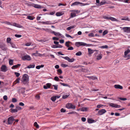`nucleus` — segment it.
<instances>
[{"mask_svg":"<svg viewBox=\"0 0 130 130\" xmlns=\"http://www.w3.org/2000/svg\"><path fill=\"white\" fill-rule=\"evenodd\" d=\"M29 77L28 75L26 74H24L22 77V82L24 84H27L28 81Z\"/></svg>","mask_w":130,"mask_h":130,"instance_id":"nucleus-1","label":"nucleus"},{"mask_svg":"<svg viewBox=\"0 0 130 130\" xmlns=\"http://www.w3.org/2000/svg\"><path fill=\"white\" fill-rule=\"evenodd\" d=\"M72 12L70 14V18H73L76 16V14H78L80 12V11L77 10H73L71 11Z\"/></svg>","mask_w":130,"mask_h":130,"instance_id":"nucleus-2","label":"nucleus"},{"mask_svg":"<svg viewBox=\"0 0 130 130\" xmlns=\"http://www.w3.org/2000/svg\"><path fill=\"white\" fill-rule=\"evenodd\" d=\"M106 112V111L104 109H102L101 110H99L96 114V115L98 116H100L103 115Z\"/></svg>","mask_w":130,"mask_h":130,"instance_id":"nucleus-3","label":"nucleus"},{"mask_svg":"<svg viewBox=\"0 0 130 130\" xmlns=\"http://www.w3.org/2000/svg\"><path fill=\"white\" fill-rule=\"evenodd\" d=\"M75 45L77 47H79L81 46H85L87 45V44L83 42H77L75 43Z\"/></svg>","mask_w":130,"mask_h":130,"instance_id":"nucleus-4","label":"nucleus"},{"mask_svg":"<svg viewBox=\"0 0 130 130\" xmlns=\"http://www.w3.org/2000/svg\"><path fill=\"white\" fill-rule=\"evenodd\" d=\"M66 107L68 109H75V106L70 103L67 104L66 105Z\"/></svg>","mask_w":130,"mask_h":130,"instance_id":"nucleus-5","label":"nucleus"},{"mask_svg":"<svg viewBox=\"0 0 130 130\" xmlns=\"http://www.w3.org/2000/svg\"><path fill=\"white\" fill-rule=\"evenodd\" d=\"M18 92L19 93H24L25 92V88H21L20 87H18Z\"/></svg>","mask_w":130,"mask_h":130,"instance_id":"nucleus-6","label":"nucleus"},{"mask_svg":"<svg viewBox=\"0 0 130 130\" xmlns=\"http://www.w3.org/2000/svg\"><path fill=\"white\" fill-rule=\"evenodd\" d=\"M1 70L3 72H5L7 70V68L5 65H2L1 68Z\"/></svg>","mask_w":130,"mask_h":130,"instance_id":"nucleus-7","label":"nucleus"},{"mask_svg":"<svg viewBox=\"0 0 130 130\" xmlns=\"http://www.w3.org/2000/svg\"><path fill=\"white\" fill-rule=\"evenodd\" d=\"M22 59L23 60H27L29 61L31 60V58L29 55H25L22 57Z\"/></svg>","mask_w":130,"mask_h":130,"instance_id":"nucleus-8","label":"nucleus"},{"mask_svg":"<svg viewBox=\"0 0 130 130\" xmlns=\"http://www.w3.org/2000/svg\"><path fill=\"white\" fill-rule=\"evenodd\" d=\"M14 120L13 117L11 116L9 117L8 120V123L9 124H12L13 122V121Z\"/></svg>","mask_w":130,"mask_h":130,"instance_id":"nucleus-9","label":"nucleus"},{"mask_svg":"<svg viewBox=\"0 0 130 130\" xmlns=\"http://www.w3.org/2000/svg\"><path fill=\"white\" fill-rule=\"evenodd\" d=\"M83 4L82 3H80L78 2H76L72 4L71 6H73L78 5H80V6L83 5Z\"/></svg>","mask_w":130,"mask_h":130,"instance_id":"nucleus-10","label":"nucleus"},{"mask_svg":"<svg viewBox=\"0 0 130 130\" xmlns=\"http://www.w3.org/2000/svg\"><path fill=\"white\" fill-rule=\"evenodd\" d=\"M123 29L125 32H130V27H124L123 28Z\"/></svg>","mask_w":130,"mask_h":130,"instance_id":"nucleus-11","label":"nucleus"},{"mask_svg":"<svg viewBox=\"0 0 130 130\" xmlns=\"http://www.w3.org/2000/svg\"><path fill=\"white\" fill-rule=\"evenodd\" d=\"M89 54H91L93 53L94 52L97 51H98L96 50H92L90 48L88 49Z\"/></svg>","mask_w":130,"mask_h":130,"instance_id":"nucleus-12","label":"nucleus"},{"mask_svg":"<svg viewBox=\"0 0 130 130\" xmlns=\"http://www.w3.org/2000/svg\"><path fill=\"white\" fill-rule=\"evenodd\" d=\"M0 48L4 51H6L7 49V48L5 47V45L3 44H0Z\"/></svg>","mask_w":130,"mask_h":130,"instance_id":"nucleus-13","label":"nucleus"},{"mask_svg":"<svg viewBox=\"0 0 130 130\" xmlns=\"http://www.w3.org/2000/svg\"><path fill=\"white\" fill-rule=\"evenodd\" d=\"M114 87L116 89H123V87L119 85H115L114 86Z\"/></svg>","mask_w":130,"mask_h":130,"instance_id":"nucleus-14","label":"nucleus"},{"mask_svg":"<svg viewBox=\"0 0 130 130\" xmlns=\"http://www.w3.org/2000/svg\"><path fill=\"white\" fill-rule=\"evenodd\" d=\"M34 5V6L32 5V6L36 8H40L41 9L42 8H44V7H41V5H39L36 4H33Z\"/></svg>","mask_w":130,"mask_h":130,"instance_id":"nucleus-15","label":"nucleus"},{"mask_svg":"<svg viewBox=\"0 0 130 130\" xmlns=\"http://www.w3.org/2000/svg\"><path fill=\"white\" fill-rule=\"evenodd\" d=\"M52 34H54L56 36H58L62 37V34L59 32H57L54 31H52Z\"/></svg>","mask_w":130,"mask_h":130,"instance_id":"nucleus-16","label":"nucleus"},{"mask_svg":"<svg viewBox=\"0 0 130 130\" xmlns=\"http://www.w3.org/2000/svg\"><path fill=\"white\" fill-rule=\"evenodd\" d=\"M42 29L50 33H52V31L50 29L42 28Z\"/></svg>","mask_w":130,"mask_h":130,"instance_id":"nucleus-17","label":"nucleus"},{"mask_svg":"<svg viewBox=\"0 0 130 130\" xmlns=\"http://www.w3.org/2000/svg\"><path fill=\"white\" fill-rule=\"evenodd\" d=\"M21 65V64H17L15 65H14L11 67L12 69H14L15 68H17L18 67H19Z\"/></svg>","mask_w":130,"mask_h":130,"instance_id":"nucleus-18","label":"nucleus"},{"mask_svg":"<svg viewBox=\"0 0 130 130\" xmlns=\"http://www.w3.org/2000/svg\"><path fill=\"white\" fill-rule=\"evenodd\" d=\"M106 3L108 4L109 3H107L106 1L104 0L100 2L99 4H98V5L101 6V5H103Z\"/></svg>","mask_w":130,"mask_h":130,"instance_id":"nucleus-19","label":"nucleus"},{"mask_svg":"<svg viewBox=\"0 0 130 130\" xmlns=\"http://www.w3.org/2000/svg\"><path fill=\"white\" fill-rule=\"evenodd\" d=\"M20 80V78H17L13 83V86H14V85L16 84L17 83H19Z\"/></svg>","mask_w":130,"mask_h":130,"instance_id":"nucleus-20","label":"nucleus"},{"mask_svg":"<svg viewBox=\"0 0 130 130\" xmlns=\"http://www.w3.org/2000/svg\"><path fill=\"white\" fill-rule=\"evenodd\" d=\"M87 77L89 79H91L92 80H95L97 79V78L95 76H87Z\"/></svg>","mask_w":130,"mask_h":130,"instance_id":"nucleus-21","label":"nucleus"},{"mask_svg":"<svg viewBox=\"0 0 130 130\" xmlns=\"http://www.w3.org/2000/svg\"><path fill=\"white\" fill-rule=\"evenodd\" d=\"M10 110L11 112L12 113H14L17 112H18V110L17 109H13L11 108Z\"/></svg>","mask_w":130,"mask_h":130,"instance_id":"nucleus-22","label":"nucleus"},{"mask_svg":"<svg viewBox=\"0 0 130 130\" xmlns=\"http://www.w3.org/2000/svg\"><path fill=\"white\" fill-rule=\"evenodd\" d=\"M109 20H111L112 21H118V20L115 19V18L112 17H109Z\"/></svg>","mask_w":130,"mask_h":130,"instance_id":"nucleus-23","label":"nucleus"},{"mask_svg":"<svg viewBox=\"0 0 130 130\" xmlns=\"http://www.w3.org/2000/svg\"><path fill=\"white\" fill-rule=\"evenodd\" d=\"M88 109V107H83L81 108V111H86Z\"/></svg>","mask_w":130,"mask_h":130,"instance_id":"nucleus-24","label":"nucleus"},{"mask_svg":"<svg viewBox=\"0 0 130 130\" xmlns=\"http://www.w3.org/2000/svg\"><path fill=\"white\" fill-rule=\"evenodd\" d=\"M109 105L110 106L116 108V104H115L113 103H110L109 104Z\"/></svg>","mask_w":130,"mask_h":130,"instance_id":"nucleus-25","label":"nucleus"},{"mask_svg":"<svg viewBox=\"0 0 130 130\" xmlns=\"http://www.w3.org/2000/svg\"><path fill=\"white\" fill-rule=\"evenodd\" d=\"M100 55H98L97 56L96 59L98 60H99L101 59L102 58V55L101 54V53H100Z\"/></svg>","mask_w":130,"mask_h":130,"instance_id":"nucleus-26","label":"nucleus"},{"mask_svg":"<svg viewBox=\"0 0 130 130\" xmlns=\"http://www.w3.org/2000/svg\"><path fill=\"white\" fill-rule=\"evenodd\" d=\"M35 65L34 64H30L28 66L27 68H33L35 67Z\"/></svg>","mask_w":130,"mask_h":130,"instance_id":"nucleus-27","label":"nucleus"},{"mask_svg":"<svg viewBox=\"0 0 130 130\" xmlns=\"http://www.w3.org/2000/svg\"><path fill=\"white\" fill-rule=\"evenodd\" d=\"M11 46V47L13 48H17V47L12 42L10 43Z\"/></svg>","mask_w":130,"mask_h":130,"instance_id":"nucleus-28","label":"nucleus"},{"mask_svg":"<svg viewBox=\"0 0 130 130\" xmlns=\"http://www.w3.org/2000/svg\"><path fill=\"white\" fill-rule=\"evenodd\" d=\"M130 52V50L129 49H128L127 50L125 51L124 52V55L126 56Z\"/></svg>","mask_w":130,"mask_h":130,"instance_id":"nucleus-29","label":"nucleus"},{"mask_svg":"<svg viewBox=\"0 0 130 130\" xmlns=\"http://www.w3.org/2000/svg\"><path fill=\"white\" fill-rule=\"evenodd\" d=\"M88 123H91L93 122H94V120L89 119H88Z\"/></svg>","mask_w":130,"mask_h":130,"instance_id":"nucleus-30","label":"nucleus"},{"mask_svg":"<svg viewBox=\"0 0 130 130\" xmlns=\"http://www.w3.org/2000/svg\"><path fill=\"white\" fill-rule=\"evenodd\" d=\"M27 18L28 19L30 20H33L35 18V17H32L30 16H28L27 17Z\"/></svg>","mask_w":130,"mask_h":130,"instance_id":"nucleus-31","label":"nucleus"},{"mask_svg":"<svg viewBox=\"0 0 130 130\" xmlns=\"http://www.w3.org/2000/svg\"><path fill=\"white\" fill-rule=\"evenodd\" d=\"M11 40V39L10 38H7L6 40L7 42L8 43H10L11 42H10Z\"/></svg>","mask_w":130,"mask_h":130,"instance_id":"nucleus-32","label":"nucleus"},{"mask_svg":"<svg viewBox=\"0 0 130 130\" xmlns=\"http://www.w3.org/2000/svg\"><path fill=\"white\" fill-rule=\"evenodd\" d=\"M51 100L53 102L55 101L56 100V97L55 96L52 97L51 98Z\"/></svg>","mask_w":130,"mask_h":130,"instance_id":"nucleus-33","label":"nucleus"},{"mask_svg":"<svg viewBox=\"0 0 130 130\" xmlns=\"http://www.w3.org/2000/svg\"><path fill=\"white\" fill-rule=\"evenodd\" d=\"M62 15L61 12H57L56 13V15L57 16H60Z\"/></svg>","mask_w":130,"mask_h":130,"instance_id":"nucleus-34","label":"nucleus"},{"mask_svg":"<svg viewBox=\"0 0 130 130\" xmlns=\"http://www.w3.org/2000/svg\"><path fill=\"white\" fill-rule=\"evenodd\" d=\"M57 72H58V74L60 75L62 73V71L60 69H59L57 70Z\"/></svg>","mask_w":130,"mask_h":130,"instance_id":"nucleus-35","label":"nucleus"},{"mask_svg":"<svg viewBox=\"0 0 130 130\" xmlns=\"http://www.w3.org/2000/svg\"><path fill=\"white\" fill-rule=\"evenodd\" d=\"M70 42L68 41L66 42L65 43V45L67 47H69L70 46V45L69 43Z\"/></svg>","mask_w":130,"mask_h":130,"instance_id":"nucleus-36","label":"nucleus"},{"mask_svg":"<svg viewBox=\"0 0 130 130\" xmlns=\"http://www.w3.org/2000/svg\"><path fill=\"white\" fill-rule=\"evenodd\" d=\"M100 48H108V46L107 45H103L101 46Z\"/></svg>","mask_w":130,"mask_h":130,"instance_id":"nucleus-37","label":"nucleus"},{"mask_svg":"<svg viewBox=\"0 0 130 130\" xmlns=\"http://www.w3.org/2000/svg\"><path fill=\"white\" fill-rule=\"evenodd\" d=\"M82 54V53L80 51H79L77 52V53H76L75 54V55L76 56H80Z\"/></svg>","mask_w":130,"mask_h":130,"instance_id":"nucleus-38","label":"nucleus"},{"mask_svg":"<svg viewBox=\"0 0 130 130\" xmlns=\"http://www.w3.org/2000/svg\"><path fill=\"white\" fill-rule=\"evenodd\" d=\"M34 125L37 128H38L39 127V125L36 122H35L34 123Z\"/></svg>","mask_w":130,"mask_h":130,"instance_id":"nucleus-39","label":"nucleus"},{"mask_svg":"<svg viewBox=\"0 0 130 130\" xmlns=\"http://www.w3.org/2000/svg\"><path fill=\"white\" fill-rule=\"evenodd\" d=\"M36 100H39L40 99V96L38 94H37L35 97Z\"/></svg>","mask_w":130,"mask_h":130,"instance_id":"nucleus-40","label":"nucleus"},{"mask_svg":"<svg viewBox=\"0 0 130 130\" xmlns=\"http://www.w3.org/2000/svg\"><path fill=\"white\" fill-rule=\"evenodd\" d=\"M13 60L12 59H10L9 61V63L10 65L13 64Z\"/></svg>","mask_w":130,"mask_h":130,"instance_id":"nucleus-41","label":"nucleus"},{"mask_svg":"<svg viewBox=\"0 0 130 130\" xmlns=\"http://www.w3.org/2000/svg\"><path fill=\"white\" fill-rule=\"evenodd\" d=\"M60 84L61 85L63 86H68L69 85L67 84H65L64 83H62L61 82L60 83Z\"/></svg>","mask_w":130,"mask_h":130,"instance_id":"nucleus-42","label":"nucleus"},{"mask_svg":"<svg viewBox=\"0 0 130 130\" xmlns=\"http://www.w3.org/2000/svg\"><path fill=\"white\" fill-rule=\"evenodd\" d=\"M62 57L63 58L65 59L68 60V61H69V60L70 59L69 57L68 56H66L65 57Z\"/></svg>","mask_w":130,"mask_h":130,"instance_id":"nucleus-43","label":"nucleus"},{"mask_svg":"<svg viewBox=\"0 0 130 130\" xmlns=\"http://www.w3.org/2000/svg\"><path fill=\"white\" fill-rule=\"evenodd\" d=\"M69 96L68 95H63L62 96V98L64 99H65L68 98Z\"/></svg>","mask_w":130,"mask_h":130,"instance_id":"nucleus-44","label":"nucleus"},{"mask_svg":"<svg viewBox=\"0 0 130 130\" xmlns=\"http://www.w3.org/2000/svg\"><path fill=\"white\" fill-rule=\"evenodd\" d=\"M14 74L17 77H18L20 75V73L17 72H15Z\"/></svg>","mask_w":130,"mask_h":130,"instance_id":"nucleus-45","label":"nucleus"},{"mask_svg":"<svg viewBox=\"0 0 130 130\" xmlns=\"http://www.w3.org/2000/svg\"><path fill=\"white\" fill-rule=\"evenodd\" d=\"M53 86L54 87V89L55 90H57L58 89V85H53Z\"/></svg>","mask_w":130,"mask_h":130,"instance_id":"nucleus-46","label":"nucleus"},{"mask_svg":"<svg viewBox=\"0 0 130 130\" xmlns=\"http://www.w3.org/2000/svg\"><path fill=\"white\" fill-rule=\"evenodd\" d=\"M61 66L63 68H65L68 66V65L65 64H61Z\"/></svg>","mask_w":130,"mask_h":130,"instance_id":"nucleus-47","label":"nucleus"},{"mask_svg":"<svg viewBox=\"0 0 130 130\" xmlns=\"http://www.w3.org/2000/svg\"><path fill=\"white\" fill-rule=\"evenodd\" d=\"M121 20H123L128 21H130V20H129L128 18H122V19Z\"/></svg>","mask_w":130,"mask_h":130,"instance_id":"nucleus-48","label":"nucleus"},{"mask_svg":"<svg viewBox=\"0 0 130 130\" xmlns=\"http://www.w3.org/2000/svg\"><path fill=\"white\" fill-rule=\"evenodd\" d=\"M119 1L122 2L126 3H128V0H118Z\"/></svg>","mask_w":130,"mask_h":130,"instance_id":"nucleus-49","label":"nucleus"},{"mask_svg":"<svg viewBox=\"0 0 130 130\" xmlns=\"http://www.w3.org/2000/svg\"><path fill=\"white\" fill-rule=\"evenodd\" d=\"M3 99L4 100H7L8 99L7 96L6 95H4L3 97Z\"/></svg>","mask_w":130,"mask_h":130,"instance_id":"nucleus-50","label":"nucleus"},{"mask_svg":"<svg viewBox=\"0 0 130 130\" xmlns=\"http://www.w3.org/2000/svg\"><path fill=\"white\" fill-rule=\"evenodd\" d=\"M54 79L55 81H59V79L58 77L56 76L54 77Z\"/></svg>","mask_w":130,"mask_h":130,"instance_id":"nucleus-51","label":"nucleus"},{"mask_svg":"<svg viewBox=\"0 0 130 130\" xmlns=\"http://www.w3.org/2000/svg\"><path fill=\"white\" fill-rule=\"evenodd\" d=\"M74 59L73 58H72L71 59L70 58L68 61L69 62H73L74 61Z\"/></svg>","mask_w":130,"mask_h":130,"instance_id":"nucleus-52","label":"nucleus"},{"mask_svg":"<svg viewBox=\"0 0 130 130\" xmlns=\"http://www.w3.org/2000/svg\"><path fill=\"white\" fill-rule=\"evenodd\" d=\"M108 33V31L105 30L103 32V36L105 35L106 34H107Z\"/></svg>","mask_w":130,"mask_h":130,"instance_id":"nucleus-53","label":"nucleus"},{"mask_svg":"<svg viewBox=\"0 0 130 130\" xmlns=\"http://www.w3.org/2000/svg\"><path fill=\"white\" fill-rule=\"evenodd\" d=\"M6 24L9 25H12V23L11 24L10 22H9L6 21L4 23Z\"/></svg>","mask_w":130,"mask_h":130,"instance_id":"nucleus-54","label":"nucleus"},{"mask_svg":"<svg viewBox=\"0 0 130 130\" xmlns=\"http://www.w3.org/2000/svg\"><path fill=\"white\" fill-rule=\"evenodd\" d=\"M88 36L89 37H93L94 36V34L93 33H91L89 34Z\"/></svg>","mask_w":130,"mask_h":130,"instance_id":"nucleus-55","label":"nucleus"},{"mask_svg":"<svg viewBox=\"0 0 130 130\" xmlns=\"http://www.w3.org/2000/svg\"><path fill=\"white\" fill-rule=\"evenodd\" d=\"M12 102H17V100L15 98H13L12 99Z\"/></svg>","mask_w":130,"mask_h":130,"instance_id":"nucleus-56","label":"nucleus"},{"mask_svg":"<svg viewBox=\"0 0 130 130\" xmlns=\"http://www.w3.org/2000/svg\"><path fill=\"white\" fill-rule=\"evenodd\" d=\"M15 36L16 37L20 38L22 36V35H20L15 34Z\"/></svg>","mask_w":130,"mask_h":130,"instance_id":"nucleus-57","label":"nucleus"},{"mask_svg":"<svg viewBox=\"0 0 130 130\" xmlns=\"http://www.w3.org/2000/svg\"><path fill=\"white\" fill-rule=\"evenodd\" d=\"M51 84L50 83H47L46 84V85L48 88H49L51 86Z\"/></svg>","mask_w":130,"mask_h":130,"instance_id":"nucleus-58","label":"nucleus"},{"mask_svg":"<svg viewBox=\"0 0 130 130\" xmlns=\"http://www.w3.org/2000/svg\"><path fill=\"white\" fill-rule=\"evenodd\" d=\"M31 43L29 42V43H26L25 44V45L26 46H30L31 45Z\"/></svg>","mask_w":130,"mask_h":130,"instance_id":"nucleus-59","label":"nucleus"},{"mask_svg":"<svg viewBox=\"0 0 130 130\" xmlns=\"http://www.w3.org/2000/svg\"><path fill=\"white\" fill-rule=\"evenodd\" d=\"M66 36L67 37H70L72 39L73 38V37H71V36H70L69 34H66Z\"/></svg>","mask_w":130,"mask_h":130,"instance_id":"nucleus-60","label":"nucleus"},{"mask_svg":"<svg viewBox=\"0 0 130 130\" xmlns=\"http://www.w3.org/2000/svg\"><path fill=\"white\" fill-rule=\"evenodd\" d=\"M17 27L19 28H23V27L20 24H17Z\"/></svg>","mask_w":130,"mask_h":130,"instance_id":"nucleus-61","label":"nucleus"},{"mask_svg":"<svg viewBox=\"0 0 130 130\" xmlns=\"http://www.w3.org/2000/svg\"><path fill=\"white\" fill-rule=\"evenodd\" d=\"M52 39L53 40L57 41L59 39L56 37H53L52 38Z\"/></svg>","mask_w":130,"mask_h":130,"instance_id":"nucleus-62","label":"nucleus"},{"mask_svg":"<svg viewBox=\"0 0 130 130\" xmlns=\"http://www.w3.org/2000/svg\"><path fill=\"white\" fill-rule=\"evenodd\" d=\"M60 111L61 112H64L66 111V110L63 108H62L61 109Z\"/></svg>","mask_w":130,"mask_h":130,"instance_id":"nucleus-63","label":"nucleus"},{"mask_svg":"<svg viewBox=\"0 0 130 130\" xmlns=\"http://www.w3.org/2000/svg\"><path fill=\"white\" fill-rule=\"evenodd\" d=\"M81 120L83 122H85L86 121V118L84 117H82L81 118Z\"/></svg>","mask_w":130,"mask_h":130,"instance_id":"nucleus-64","label":"nucleus"}]
</instances>
